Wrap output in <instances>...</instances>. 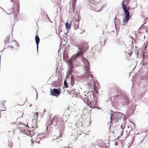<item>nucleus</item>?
<instances>
[{
	"label": "nucleus",
	"instance_id": "1",
	"mask_svg": "<svg viewBox=\"0 0 148 148\" xmlns=\"http://www.w3.org/2000/svg\"><path fill=\"white\" fill-rule=\"evenodd\" d=\"M85 69L86 71L85 74L86 77V80L87 81L89 80L90 82L88 83V85L89 86L88 88L91 92H92L95 89V82L92 80L93 76L90 71L89 65L85 66Z\"/></svg>",
	"mask_w": 148,
	"mask_h": 148
},
{
	"label": "nucleus",
	"instance_id": "2",
	"mask_svg": "<svg viewBox=\"0 0 148 148\" xmlns=\"http://www.w3.org/2000/svg\"><path fill=\"white\" fill-rule=\"evenodd\" d=\"M128 3V1L127 0H123L122 3V8L125 15V17L123 19V22L124 25L125 24L127 23L130 19V13L129 11V9H127L126 5Z\"/></svg>",
	"mask_w": 148,
	"mask_h": 148
},
{
	"label": "nucleus",
	"instance_id": "3",
	"mask_svg": "<svg viewBox=\"0 0 148 148\" xmlns=\"http://www.w3.org/2000/svg\"><path fill=\"white\" fill-rule=\"evenodd\" d=\"M123 116L121 113L118 112H114L110 116V122L112 123V121L114 123H116L120 120Z\"/></svg>",
	"mask_w": 148,
	"mask_h": 148
},
{
	"label": "nucleus",
	"instance_id": "4",
	"mask_svg": "<svg viewBox=\"0 0 148 148\" xmlns=\"http://www.w3.org/2000/svg\"><path fill=\"white\" fill-rule=\"evenodd\" d=\"M15 5L14 4L13 5V7L8 8L6 11L8 14H10L14 12V8L15 10H16V11L12 15V16L13 17V20H15L17 18V16L19 12V10H18V5L16 8L14 7Z\"/></svg>",
	"mask_w": 148,
	"mask_h": 148
},
{
	"label": "nucleus",
	"instance_id": "5",
	"mask_svg": "<svg viewBox=\"0 0 148 148\" xmlns=\"http://www.w3.org/2000/svg\"><path fill=\"white\" fill-rule=\"evenodd\" d=\"M81 97L84 102L87 103L93 100L95 98L93 94L90 92L85 93L82 95Z\"/></svg>",
	"mask_w": 148,
	"mask_h": 148
},
{
	"label": "nucleus",
	"instance_id": "6",
	"mask_svg": "<svg viewBox=\"0 0 148 148\" xmlns=\"http://www.w3.org/2000/svg\"><path fill=\"white\" fill-rule=\"evenodd\" d=\"M97 100L94 98L93 100L87 103V105L91 108H96L97 107Z\"/></svg>",
	"mask_w": 148,
	"mask_h": 148
},
{
	"label": "nucleus",
	"instance_id": "7",
	"mask_svg": "<svg viewBox=\"0 0 148 148\" xmlns=\"http://www.w3.org/2000/svg\"><path fill=\"white\" fill-rule=\"evenodd\" d=\"M61 122L62 121L60 119L55 117L52 120L51 123L54 125L56 126L60 125L61 124Z\"/></svg>",
	"mask_w": 148,
	"mask_h": 148
},
{
	"label": "nucleus",
	"instance_id": "8",
	"mask_svg": "<svg viewBox=\"0 0 148 148\" xmlns=\"http://www.w3.org/2000/svg\"><path fill=\"white\" fill-rule=\"evenodd\" d=\"M50 94L51 95L57 97L60 95V92L58 89L53 88V90L51 89Z\"/></svg>",
	"mask_w": 148,
	"mask_h": 148
},
{
	"label": "nucleus",
	"instance_id": "9",
	"mask_svg": "<svg viewBox=\"0 0 148 148\" xmlns=\"http://www.w3.org/2000/svg\"><path fill=\"white\" fill-rule=\"evenodd\" d=\"M84 53L83 51V49H82V50L80 51L79 52L77 53V54L74 55L72 57V59L75 60L76 58L80 56H82Z\"/></svg>",
	"mask_w": 148,
	"mask_h": 148
},
{
	"label": "nucleus",
	"instance_id": "10",
	"mask_svg": "<svg viewBox=\"0 0 148 148\" xmlns=\"http://www.w3.org/2000/svg\"><path fill=\"white\" fill-rule=\"evenodd\" d=\"M107 40L106 37H101L100 39V42L102 45H104L105 44L106 41Z\"/></svg>",
	"mask_w": 148,
	"mask_h": 148
},
{
	"label": "nucleus",
	"instance_id": "11",
	"mask_svg": "<svg viewBox=\"0 0 148 148\" xmlns=\"http://www.w3.org/2000/svg\"><path fill=\"white\" fill-rule=\"evenodd\" d=\"M38 112H36L34 113H33L32 115V118L31 119L33 121L34 120L36 121L38 119Z\"/></svg>",
	"mask_w": 148,
	"mask_h": 148
},
{
	"label": "nucleus",
	"instance_id": "12",
	"mask_svg": "<svg viewBox=\"0 0 148 148\" xmlns=\"http://www.w3.org/2000/svg\"><path fill=\"white\" fill-rule=\"evenodd\" d=\"M142 53L143 56V64L144 65H146L148 64V59L147 58L145 59L144 57V55L143 53V52H142Z\"/></svg>",
	"mask_w": 148,
	"mask_h": 148
},
{
	"label": "nucleus",
	"instance_id": "13",
	"mask_svg": "<svg viewBox=\"0 0 148 148\" xmlns=\"http://www.w3.org/2000/svg\"><path fill=\"white\" fill-rule=\"evenodd\" d=\"M70 65L69 68V74H71V73L73 72V64L71 63V61L69 62Z\"/></svg>",
	"mask_w": 148,
	"mask_h": 148
},
{
	"label": "nucleus",
	"instance_id": "14",
	"mask_svg": "<svg viewBox=\"0 0 148 148\" xmlns=\"http://www.w3.org/2000/svg\"><path fill=\"white\" fill-rule=\"evenodd\" d=\"M5 103V101H2L0 103V106L2 108L3 107V109L1 110V111H5L6 108L5 106L4 105Z\"/></svg>",
	"mask_w": 148,
	"mask_h": 148
},
{
	"label": "nucleus",
	"instance_id": "15",
	"mask_svg": "<svg viewBox=\"0 0 148 148\" xmlns=\"http://www.w3.org/2000/svg\"><path fill=\"white\" fill-rule=\"evenodd\" d=\"M23 115V111L18 112L16 114V115L18 118L22 117Z\"/></svg>",
	"mask_w": 148,
	"mask_h": 148
},
{
	"label": "nucleus",
	"instance_id": "16",
	"mask_svg": "<svg viewBox=\"0 0 148 148\" xmlns=\"http://www.w3.org/2000/svg\"><path fill=\"white\" fill-rule=\"evenodd\" d=\"M78 24L79 22L77 21H76L75 23H74L73 26L74 29L76 30L79 28Z\"/></svg>",
	"mask_w": 148,
	"mask_h": 148
},
{
	"label": "nucleus",
	"instance_id": "17",
	"mask_svg": "<svg viewBox=\"0 0 148 148\" xmlns=\"http://www.w3.org/2000/svg\"><path fill=\"white\" fill-rule=\"evenodd\" d=\"M35 39L36 43L37 45V48L38 49V43L40 42V38H39L38 36H36L35 37Z\"/></svg>",
	"mask_w": 148,
	"mask_h": 148
},
{
	"label": "nucleus",
	"instance_id": "18",
	"mask_svg": "<svg viewBox=\"0 0 148 148\" xmlns=\"http://www.w3.org/2000/svg\"><path fill=\"white\" fill-rule=\"evenodd\" d=\"M65 26L66 28L67 29H70L71 27V24H69V22L67 21L65 24Z\"/></svg>",
	"mask_w": 148,
	"mask_h": 148
},
{
	"label": "nucleus",
	"instance_id": "19",
	"mask_svg": "<svg viewBox=\"0 0 148 148\" xmlns=\"http://www.w3.org/2000/svg\"><path fill=\"white\" fill-rule=\"evenodd\" d=\"M9 40L10 37L9 36H8L6 38L5 40V42L6 44L7 45L9 43V42L10 43H12V42L9 41Z\"/></svg>",
	"mask_w": 148,
	"mask_h": 148
},
{
	"label": "nucleus",
	"instance_id": "20",
	"mask_svg": "<svg viewBox=\"0 0 148 148\" xmlns=\"http://www.w3.org/2000/svg\"><path fill=\"white\" fill-rule=\"evenodd\" d=\"M12 45H10L7 46L8 47H10L11 48H14V46L16 45V41H13L12 42Z\"/></svg>",
	"mask_w": 148,
	"mask_h": 148
},
{
	"label": "nucleus",
	"instance_id": "21",
	"mask_svg": "<svg viewBox=\"0 0 148 148\" xmlns=\"http://www.w3.org/2000/svg\"><path fill=\"white\" fill-rule=\"evenodd\" d=\"M25 98H24L23 99H20L19 100V103L21 104L20 105H23L25 103Z\"/></svg>",
	"mask_w": 148,
	"mask_h": 148
},
{
	"label": "nucleus",
	"instance_id": "22",
	"mask_svg": "<svg viewBox=\"0 0 148 148\" xmlns=\"http://www.w3.org/2000/svg\"><path fill=\"white\" fill-rule=\"evenodd\" d=\"M54 141H55L56 142L58 143H60L61 142L62 140L61 139H60L59 138H56L53 139Z\"/></svg>",
	"mask_w": 148,
	"mask_h": 148
},
{
	"label": "nucleus",
	"instance_id": "23",
	"mask_svg": "<svg viewBox=\"0 0 148 148\" xmlns=\"http://www.w3.org/2000/svg\"><path fill=\"white\" fill-rule=\"evenodd\" d=\"M122 126H123V125H121V127H122ZM119 132H120V135H119V136H121V137L123 135V133H122V132L123 131V128H122L121 129H120L119 130Z\"/></svg>",
	"mask_w": 148,
	"mask_h": 148
},
{
	"label": "nucleus",
	"instance_id": "24",
	"mask_svg": "<svg viewBox=\"0 0 148 148\" xmlns=\"http://www.w3.org/2000/svg\"><path fill=\"white\" fill-rule=\"evenodd\" d=\"M27 126L29 128H34L35 127H36V123H34V125H29V126H28V124L27 125Z\"/></svg>",
	"mask_w": 148,
	"mask_h": 148
},
{
	"label": "nucleus",
	"instance_id": "25",
	"mask_svg": "<svg viewBox=\"0 0 148 148\" xmlns=\"http://www.w3.org/2000/svg\"><path fill=\"white\" fill-rule=\"evenodd\" d=\"M67 92L69 95H71L73 93L74 91L73 90L69 91L67 90Z\"/></svg>",
	"mask_w": 148,
	"mask_h": 148
},
{
	"label": "nucleus",
	"instance_id": "26",
	"mask_svg": "<svg viewBox=\"0 0 148 148\" xmlns=\"http://www.w3.org/2000/svg\"><path fill=\"white\" fill-rule=\"evenodd\" d=\"M64 86L66 88L68 87V84L67 82H66V80H65L64 82Z\"/></svg>",
	"mask_w": 148,
	"mask_h": 148
},
{
	"label": "nucleus",
	"instance_id": "27",
	"mask_svg": "<svg viewBox=\"0 0 148 148\" xmlns=\"http://www.w3.org/2000/svg\"><path fill=\"white\" fill-rule=\"evenodd\" d=\"M71 85L73 86V84L74 83V78H73L72 77H71Z\"/></svg>",
	"mask_w": 148,
	"mask_h": 148
},
{
	"label": "nucleus",
	"instance_id": "28",
	"mask_svg": "<svg viewBox=\"0 0 148 148\" xmlns=\"http://www.w3.org/2000/svg\"><path fill=\"white\" fill-rule=\"evenodd\" d=\"M121 144V142L119 141H116L115 142V145H118Z\"/></svg>",
	"mask_w": 148,
	"mask_h": 148
},
{
	"label": "nucleus",
	"instance_id": "29",
	"mask_svg": "<svg viewBox=\"0 0 148 148\" xmlns=\"http://www.w3.org/2000/svg\"><path fill=\"white\" fill-rule=\"evenodd\" d=\"M102 148H108V147L105 144H104L103 145Z\"/></svg>",
	"mask_w": 148,
	"mask_h": 148
},
{
	"label": "nucleus",
	"instance_id": "30",
	"mask_svg": "<svg viewBox=\"0 0 148 148\" xmlns=\"http://www.w3.org/2000/svg\"><path fill=\"white\" fill-rule=\"evenodd\" d=\"M74 3V2H73ZM74 3H73V8L74 9H75V5H74Z\"/></svg>",
	"mask_w": 148,
	"mask_h": 148
},
{
	"label": "nucleus",
	"instance_id": "31",
	"mask_svg": "<svg viewBox=\"0 0 148 148\" xmlns=\"http://www.w3.org/2000/svg\"><path fill=\"white\" fill-rule=\"evenodd\" d=\"M148 21V18H146L145 19V21ZM146 23V22H145L144 24H145Z\"/></svg>",
	"mask_w": 148,
	"mask_h": 148
},
{
	"label": "nucleus",
	"instance_id": "32",
	"mask_svg": "<svg viewBox=\"0 0 148 148\" xmlns=\"http://www.w3.org/2000/svg\"><path fill=\"white\" fill-rule=\"evenodd\" d=\"M17 0H11V2H15Z\"/></svg>",
	"mask_w": 148,
	"mask_h": 148
},
{
	"label": "nucleus",
	"instance_id": "33",
	"mask_svg": "<svg viewBox=\"0 0 148 148\" xmlns=\"http://www.w3.org/2000/svg\"><path fill=\"white\" fill-rule=\"evenodd\" d=\"M73 0L74 2V3H75V2L77 1V0Z\"/></svg>",
	"mask_w": 148,
	"mask_h": 148
},
{
	"label": "nucleus",
	"instance_id": "34",
	"mask_svg": "<svg viewBox=\"0 0 148 148\" xmlns=\"http://www.w3.org/2000/svg\"><path fill=\"white\" fill-rule=\"evenodd\" d=\"M129 135V134H127L126 135V137H128Z\"/></svg>",
	"mask_w": 148,
	"mask_h": 148
},
{
	"label": "nucleus",
	"instance_id": "35",
	"mask_svg": "<svg viewBox=\"0 0 148 148\" xmlns=\"http://www.w3.org/2000/svg\"><path fill=\"white\" fill-rule=\"evenodd\" d=\"M146 31L148 33V28L146 29Z\"/></svg>",
	"mask_w": 148,
	"mask_h": 148
},
{
	"label": "nucleus",
	"instance_id": "36",
	"mask_svg": "<svg viewBox=\"0 0 148 148\" xmlns=\"http://www.w3.org/2000/svg\"><path fill=\"white\" fill-rule=\"evenodd\" d=\"M47 18H48V19H49V17H48V15H47Z\"/></svg>",
	"mask_w": 148,
	"mask_h": 148
},
{
	"label": "nucleus",
	"instance_id": "37",
	"mask_svg": "<svg viewBox=\"0 0 148 148\" xmlns=\"http://www.w3.org/2000/svg\"><path fill=\"white\" fill-rule=\"evenodd\" d=\"M31 141H32V142L33 143H34L33 141L32 140V139H31Z\"/></svg>",
	"mask_w": 148,
	"mask_h": 148
},
{
	"label": "nucleus",
	"instance_id": "38",
	"mask_svg": "<svg viewBox=\"0 0 148 148\" xmlns=\"http://www.w3.org/2000/svg\"><path fill=\"white\" fill-rule=\"evenodd\" d=\"M1 112H0V118L1 117Z\"/></svg>",
	"mask_w": 148,
	"mask_h": 148
},
{
	"label": "nucleus",
	"instance_id": "39",
	"mask_svg": "<svg viewBox=\"0 0 148 148\" xmlns=\"http://www.w3.org/2000/svg\"><path fill=\"white\" fill-rule=\"evenodd\" d=\"M146 48H147V46H146L145 47V49H146Z\"/></svg>",
	"mask_w": 148,
	"mask_h": 148
},
{
	"label": "nucleus",
	"instance_id": "40",
	"mask_svg": "<svg viewBox=\"0 0 148 148\" xmlns=\"http://www.w3.org/2000/svg\"><path fill=\"white\" fill-rule=\"evenodd\" d=\"M86 47H87V45H86Z\"/></svg>",
	"mask_w": 148,
	"mask_h": 148
},
{
	"label": "nucleus",
	"instance_id": "41",
	"mask_svg": "<svg viewBox=\"0 0 148 148\" xmlns=\"http://www.w3.org/2000/svg\"><path fill=\"white\" fill-rule=\"evenodd\" d=\"M29 133H30V131H29Z\"/></svg>",
	"mask_w": 148,
	"mask_h": 148
},
{
	"label": "nucleus",
	"instance_id": "42",
	"mask_svg": "<svg viewBox=\"0 0 148 148\" xmlns=\"http://www.w3.org/2000/svg\"><path fill=\"white\" fill-rule=\"evenodd\" d=\"M62 136V135H61L60 136V137H61V136Z\"/></svg>",
	"mask_w": 148,
	"mask_h": 148
},
{
	"label": "nucleus",
	"instance_id": "43",
	"mask_svg": "<svg viewBox=\"0 0 148 148\" xmlns=\"http://www.w3.org/2000/svg\"><path fill=\"white\" fill-rule=\"evenodd\" d=\"M64 148H66V147H64Z\"/></svg>",
	"mask_w": 148,
	"mask_h": 148
}]
</instances>
